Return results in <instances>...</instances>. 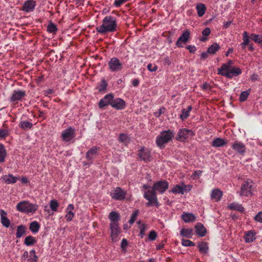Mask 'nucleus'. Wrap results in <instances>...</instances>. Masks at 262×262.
I'll return each instance as SVG.
<instances>
[{
  "label": "nucleus",
  "instance_id": "nucleus-1",
  "mask_svg": "<svg viewBox=\"0 0 262 262\" xmlns=\"http://www.w3.org/2000/svg\"><path fill=\"white\" fill-rule=\"evenodd\" d=\"M233 61L229 59L226 63H224L221 68L218 69L217 74L229 79L241 75L242 73L241 69L238 67H233Z\"/></svg>",
  "mask_w": 262,
  "mask_h": 262
},
{
  "label": "nucleus",
  "instance_id": "nucleus-2",
  "mask_svg": "<svg viewBox=\"0 0 262 262\" xmlns=\"http://www.w3.org/2000/svg\"><path fill=\"white\" fill-rule=\"evenodd\" d=\"M117 28V18L115 16L107 15L103 18L102 23L96 28V30L99 34H105L116 32Z\"/></svg>",
  "mask_w": 262,
  "mask_h": 262
},
{
  "label": "nucleus",
  "instance_id": "nucleus-3",
  "mask_svg": "<svg viewBox=\"0 0 262 262\" xmlns=\"http://www.w3.org/2000/svg\"><path fill=\"white\" fill-rule=\"evenodd\" d=\"M38 206L36 204H32L27 201L20 202L16 206L17 211L30 215L34 214Z\"/></svg>",
  "mask_w": 262,
  "mask_h": 262
},
{
  "label": "nucleus",
  "instance_id": "nucleus-4",
  "mask_svg": "<svg viewBox=\"0 0 262 262\" xmlns=\"http://www.w3.org/2000/svg\"><path fill=\"white\" fill-rule=\"evenodd\" d=\"M174 137V132L172 130H164L160 132L156 139V143L160 149L164 148L165 145L170 142Z\"/></svg>",
  "mask_w": 262,
  "mask_h": 262
},
{
  "label": "nucleus",
  "instance_id": "nucleus-5",
  "mask_svg": "<svg viewBox=\"0 0 262 262\" xmlns=\"http://www.w3.org/2000/svg\"><path fill=\"white\" fill-rule=\"evenodd\" d=\"M144 199L148 200V202L146 203V206L156 207L159 206V202L158 201L157 194L154 191H145L143 194Z\"/></svg>",
  "mask_w": 262,
  "mask_h": 262
},
{
  "label": "nucleus",
  "instance_id": "nucleus-6",
  "mask_svg": "<svg viewBox=\"0 0 262 262\" xmlns=\"http://www.w3.org/2000/svg\"><path fill=\"white\" fill-rule=\"evenodd\" d=\"M194 135L192 130L182 128L177 132L176 140L180 142H184L192 138Z\"/></svg>",
  "mask_w": 262,
  "mask_h": 262
},
{
  "label": "nucleus",
  "instance_id": "nucleus-7",
  "mask_svg": "<svg viewBox=\"0 0 262 262\" xmlns=\"http://www.w3.org/2000/svg\"><path fill=\"white\" fill-rule=\"evenodd\" d=\"M169 187V183L165 180L157 181L153 184L152 190H148L147 191H154L156 193L158 192L163 194Z\"/></svg>",
  "mask_w": 262,
  "mask_h": 262
},
{
  "label": "nucleus",
  "instance_id": "nucleus-8",
  "mask_svg": "<svg viewBox=\"0 0 262 262\" xmlns=\"http://www.w3.org/2000/svg\"><path fill=\"white\" fill-rule=\"evenodd\" d=\"M253 183L251 180H247L243 182L242 187H241V196L247 197L251 196L253 195Z\"/></svg>",
  "mask_w": 262,
  "mask_h": 262
},
{
  "label": "nucleus",
  "instance_id": "nucleus-9",
  "mask_svg": "<svg viewBox=\"0 0 262 262\" xmlns=\"http://www.w3.org/2000/svg\"><path fill=\"white\" fill-rule=\"evenodd\" d=\"M127 194V191L122 189V188L117 187L115 188L114 190L110 193V196L112 199L116 201H122L125 198Z\"/></svg>",
  "mask_w": 262,
  "mask_h": 262
},
{
  "label": "nucleus",
  "instance_id": "nucleus-10",
  "mask_svg": "<svg viewBox=\"0 0 262 262\" xmlns=\"http://www.w3.org/2000/svg\"><path fill=\"white\" fill-rule=\"evenodd\" d=\"M108 69L111 72L121 71L122 69V63L117 57H112L108 62Z\"/></svg>",
  "mask_w": 262,
  "mask_h": 262
},
{
  "label": "nucleus",
  "instance_id": "nucleus-11",
  "mask_svg": "<svg viewBox=\"0 0 262 262\" xmlns=\"http://www.w3.org/2000/svg\"><path fill=\"white\" fill-rule=\"evenodd\" d=\"M75 128L71 126L63 130L61 134V137H62L63 141L69 142L74 139L75 136Z\"/></svg>",
  "mask_w": 262,
  "mask_h": 262
},
{
  "label": "nucleus",
  "instance_id": "nucleus-12",
  "mask_svg": "<svg viewBox=\"0 0 262 262\" xmlns=\"http://www.w3.org/2000/svg\"><path fill=\"white\" fill-rule=\"evenodd\" d=\"M110 230L112 242H116L119 240V234L121 232V229L118 224H110Z\"/></svg>",
  "mask_w": 262,
  "mask_h": 262
},
{
  "label": "nucleus",
  "instance_id": "nucleus-13",
  "mask_svg": "<svg viewBox=\"0 0 262 262\" xmlns=\"http://www.w3.org/2000/svg\"><path fill=\"white\" fill-rule=\"evenodd\" d=\"M114 95L112 93L106 94L103 98L100 99L98 102V107L102 108L108 105H110L113 101L114 100Z\"/></svg>",
  "mask_w": 262,
  "mask_h": 262
},
{
  "label": "nucleus",
  "instance_id": "nucleus-14",
  "mask_svg": "<svg viewBox=\"0 0 262 262\" xmlns=\"http://www.w3.org/2000/svg\"><path fill=\"white\" fill-rule=\"evenodd\" d=\"M190 32L189 30H186L184 31L183 33L181 35L180 37H179L178 40L176 42V46L179 48L182 47V45L185 44L190 39Z\"/></svg>",
  "mask_w": 262,
  "mask_h": 262
},
{
  "label": "nucleus",
  "instance_id": "nucleus-15",
  "mask_svg": "<svg viewBox=\"0 0 262 262\" xmlns=\"http://www.w3.org/2000/svg\"><path fill=\"white\" fill-rule=\"evenodd\" d=\"M138 156L144 162H149L151 160L150 151L144 147L138 150Z\"/></svg>",
  "mask_w": 262,
  "mask_h": 262
},
{
  "label": "nucleus",
  "instance_id": "nucleus-16",
  "mask_svg": "<svg viewBox=\"0 0 262 262\" xmlns=\"http://www.w3.org/2000/svg\"><path fill=\"white\" fill-rule=\"evenodd\" d=\"M110 105L116 110H122L125 108V102L121 98H116L114 99Z\"/></svg>",
  "mask_w": 262,
  "mask_h": 262
},
{
  "label": "nucleus",
  "instance_id": "nucleus-17",
  "mask_svg": "<svg viewBox=\"0 0 262 262\" xmlns=\"http://www.w3.org/2000/svg\"><path fill=\"white\" fill-rule=\"evenodd\" d=\"M36 4L33 0H28L23 4L22 11L27 13L33 12Z\"/></svg>",
  "mask_w": 262,
  "mask_h": 262
},
{
  "label": "nucleus",
  "instance_id": "nucleus-18",
  "mask_svg": "<svg viewBox=\"0 0 262 262\" xmlns=\"http://www.w3.org/2000/svg\"><path fill=\"white\" fill-rule=\"evenodd\" d=\"M25 95L26 93L24 91L20 90L14 91L11 94L10 100L11 102L20 101Z\"/></svg>",
  "mask_w": 262,
  "mask_h": 262
},
{
  "label": "nucleus",
  "instance_id": "nucleus-19",
  "mask_svg": "<svg viewBox=\"0 0 262 262\" xmlns=\"http://www.w3.org/2000/svg\"><path fill=\"white\" fill-rule=\"evenodd\" d=\"M232 148L238 154H244L245 152L246 147L243 142L236 141L232 144Z\"/></svg>",
  "mask_w": 262,
  "mask_h": 262
},
{
  "label": "nucleus",
  "instance_id": "nucleus-20",
  "mask_svg": "<svg viewBox=\"0 0 262 262\" xmlns=\"http://www.w3.org/2000/svg\"><path fill=\"white\" fill-rule=\"evenodd\" d=\"M99 148L96 146H93L88 151L86 154V159L88 161L92 162L93 160L95 157L98 155Z\"/></svg>",
  "mask_w": 262,
  "mask_h": 262
},
{
  "label": "nucleus",
  "instance_id": "nucleus-21",
  "mask_svg": "<svg viewBox=\"0 0 262 262\" xmlns=\"http://www.w3.org/2000/svg\"><path fill=\"white\" fill-rule=\"evenodd\" d=\"M223 193L218 188L212 190L211 193V199L212 200L218 202L221 201Z\"/></svg>",
  "mask_w": 262,
  "mask_h": 262
},
{
  "label": "nucleus",
  "instance_id": "nucleus-22",
  "mask_svg": "<svg viewBox=\"0 0 262 262\" xmlns=\"http://www.w3.org/2000/svg\"><path fill=\"white\" fill-rule=\"evenodd\" d=\"M186 185L183 183L182 184V185H176L174 186L173 188H172L171 190H169V192L174 194H183L184 191L186 190Z\"/></svg>",
  "mask_w": 262,
  "mask_h": 262
},
{
  "label": "nucleus",
  "instance_id": "nucleus-23",
  "mask_svg": "<svg viewBox=\"0 0 262 262\" xmlns=\"http://www.w3.org/2000/svg\"><path fill=\"white\" fill-rule=\"evenodd\" d=\"M227 144L226 141L219 137H215L212 141V146L216 148L223 147Z\"/></svg>",
  "mask_w": 262,
  "mask_h": 262
},
{
  "label": "nucleus",
  "instance_id": "nucleus-24",
  "mask_svg": "<svg viewBox=\"0 0 262 262\" xmlns=\"http://www.w3.org/2000/svg\"><path fill=\"white\" fill-rule=\"evenodd\" d=\"M195 233L201 237H204L207 233L205 227L201 223H198L195 226Z\"/></svg>",
  "mask_w": 262,
  "mask_h": 262
},
{
  "label": "nucleus",
  "instance_id": "nucleus-25",
  "mask_svg": "<svg viewBox=\"0 0 262 262\" xmlns=\"http://www.w3.org/2000/svg\"><path fill=\"white\" fill-rule=\"evenodd\" d=\"M2 179L7 184H15L18 180V177L13 176L12 174H9L2 177Z\"/></svg>",
  "mask_w": 262,
  "mask_h": 262
},
{
  "label": "nucleus",
  "instance_id": "nucleus-26",
  "mask_svg": "<svg viewBox=\"0 0 262 262\" xmlns=\"http://www.w3.org/2000/svg\"><path fill=\"white\" fill-rule=\"evenodd\" d=\"M182 220L185 223H192L195 221V216L192 213L183 212L181 215Z\"/></svg>",
  "mask_w": 262,
  "mask_h": 262
},
{
  "label": "nucleus",
  "instance_id": "nucleus-27",
  "mask_svg": "<svg viewBox=\"0 0 262 262\" xmlns=\"http://www.w3.org/2000/svg\"><path fill=\"white\" fill-rule=\"evenodd\" d=\"M137 224L138 225V229L139 230L138 236L142 238L145 235V231L147 229V225L145 223H141L140 220L138 221V222H137Z\"/></svg>",
  "mask_w": 262,
  "mask_h": 262
},
{
  "label": "nucleus",
  "instance_id": "nucleus-28",
  "mask_svg": "<svg viewBox=\"0 0 262 262\" xmlns=\"http://www.w3.org/2000/svg\"><path fill=\"white\" fill-rule=\"evenodd\" d=\"M1 221L2 225L6 228L10 225V221L7 217V213L4 210H1Z\"/></svg>",
  "mask_w": 262,
  "mask_h": 262
},
{
  "label": "nucleus",
  "instance_id": "nucleus-29",
  "mask_svg": "<svg viewBox=\"0 0 262 262\" xmlns=\"http://www.w3.org/2000/svg\"><path fill=\"white\" fill-rule=\"evenodd\" d=\"M228 208L230 210H235L241 212H243L245 211L243 206L237 202H232L228 204Z\"/></svg>",
  "mask_w": 262,
  "mask_h": 262
},
{
  "label": "nucleus",
  "instance_id": "nucleus-30",
  "mask_svg": "<svg viewBox=\"0 0 262 262\" xmlns=\"http://www.w3.org/2000/svg\"><path fill=\"white\" fill-rule=\"evenodd\" d=\"M74 209V206L72 204L68 205L67 208V214H66L65 217L67 221H71L72 220L73 217L74 216V213L73 210Z\"/></svg>",
  "mask_w": 262,
  "mask_h": 262
},
{
  "label": "nucleus",
  "instance_id": "nucleus-31",
  "mask_svg": "<svg viewBox=\"0 0 262 262\" xmlns=\"http://www.w3.org/2000/svg\"><path fill=\"white\" fill-rule=\"evenodd\" d=\"M108 219L110 220V224L114 223L115 224H118V222L120 220L119 213L116 211H112L108 215Z\"/></svg>",
  "mask_w": 262,
  "mask_h": 262
},
{
  "label": "nucleus",
  "instance_id": "nucleus-32",
  "mask_svg": "<svg viewBox=\"0 0 262 262\" xmlns=\"http://www.w3.org/2000/svg\"><path fill=\"white\" fill-rule=\"evenodd\" d=\"M180 235L185 238H192L193 236V230L191 228H182Z\"/></svg>",
  "mask_w": 262,
  "mask_h": 262
},
{
  "label": "nucleus",
  "instance_id": "nucleus-33",
  "mask_svg": "<svg viewBox=\"0 0 262 262\" xmlns=\"http://www.w3.org/2000/svg\"><path fill=\"white\" fill-rule=\"evenodd\" d=\"M40 228V225L37 221H34L30 223L29 225V230L33 234H36L38 232Z\"/></svg>",
  "mask_w": 262,
  "mask_h": 262
},
{
  "label": "nucleus",
  "instance_id": "nucleus-34",
  "mask_svg": "<svg viewBox=\"0 0 262 262\" xmlns=\"http://www.w3.org/2000/svg\"><path fill=\"white\" fill-rule=\"evenodd\" d=\"M26 228L23 225H20L17 227V230H16L15 236L17 238H20L23 235L26 233Z\"/></svg>",
  "mask_w": 262,
  "mask_h": 262
},
{
  "label": "nucleus",
  "instance_id": "nucleus-35",
  "mask_svg": "<svg viewBox=\"0 0 262 262\" xmlns=\"http://www.w3.org/2000/svg\"><path fill=\"white\" fill-rule=\"evenodd\" d=\"M220 49L221 46L216 42H214L207 48V52L210 54H215Z\"/></svg>",
  "mask_w": 262,
  "mask_h": 262
},
{
  "label": "nucleus",
  "instance_id": "nucleus-36",
  "mask_svg": "<svg viewBox=\"0 0 262 262\" xmlns=\"http://www.w3.org/2000/svg\"><path fill=\"white\" fill-rule=\"evenodd\" d=\"M192 110V107L191 106V105H189L188 106L187 108L185 109L184 108L181 111V114L179 117H180V118L182 120L184 121L186 119L187 117L189 116V114H190V112Z\"/></svg>",
  "mask_w": 262,
  "mask_h": 262
},
{
  "label": "nucleus",
  "instance_id": "nucleus-37",
  "mask_svg": "<svg viewBox=\"0 0 262 262\" xmlns=\"http://www.w3.org/2000/svg\"><path fill=\"white\" fill-rule=\"evenodd\" d=\"M255 232L252 231H250L245 233L244 239L246 243H252L255 240Z\"/></svg>",
  "mask_w": 262,
  "mask_h": 262
},
{
  "label": "nucleus",
  "instance_id": "nucleus-38",
  "mask_svg": "<svg viewBox=\"0 0 262 262\" xmlns=\"http://www.w3.org/2000/svg\"><path fill=\"white\" fill-rule=\"evenodd\" d=\"M37 242L35 237L32 235H29L25 237L24 241V244L27 246H30L34 245Z\"/></svg>",
  "mask_w": 262,
  "mask_h": 262
},
{
  "label": "nucleus",
  "instance_id": "nucleus-39",
  "mask_svg": "<svg viewBox=\"0 0 262 262\" xmlns=\"http://www.w3.org/2000/svg\"><path fill=\"white\" fill-rule=\"evenodd\" d=\"M196 10L198 15L199 17H202L204 15L206 11V7L204 4H199L196 5Z\"/></svg>",
  "mask_w": 262,
  "mask_h": 262
},
{
  "label": "nucleus",
  "instance_id": "nucleus-40",
  "mask_svg": "<svg viewBox=\"0 0 262 262\" xmlns=\"http://www.w3.org/2000/svg\"><path fill=\"white\" fill-rule=\"evenodd\" d=\"M32 126V122L29 121H22L19 123L20 128L24 130L31 129Z\"/></svg>",
  "mask_w": 262,
  "mask_h": 262
},
{
  "label": "nucleus",
  "instance_id": "nucleus-41",
  "mask_svg": "<svg viewBox=\"0 0 262 262\" xmlns=\"http://www.w3.org/2000/svg\"><path fill=\"white\" fill-rule=\"evenodd\" d=\"M38 259V257L35 254L34 250H30L29 252V257L27 258V262H37Z\"/></svg>",
  "mask_w": 262,
  "mask_h": 262
},
{
  "label": "nucleus",
  "instance_id": "nucleus-42",
  "mask_svg": "<svg viewBox=\"0 0 262 262\" xmlns=\"http://www.w3.org/2000/svg\"><path fill=\"white\" fill-rule=\"evenodd\" d=\"M6 150L4 148V145L0 144V163L5 162L6 157Z\"/></svg>",
  "mask_w": 262,
  "mask_h": 262
},
{
  "label": "nucleus",
  "instance_id": "nucleus-43",
  "mask_svg": "<svg viewBox=\"0 0 262 262\" xmlns=\"http://www.w3.org/2000/svg\"><path fill=\"white\" fill-rule=\"evenodd\" d=\"M130 141L128 136L125 134H120L119 137V141L122 143L127 145L129 143Z\"/></svg>",
  "mask_w": 262,
  "mask_h": 262
},
{
  "label": "nucleus",
  "instance_id": "nucleus-44",
  "mask_svg": "<svg viewBox=\"0 0 262 262\" xmlns=\"http://www.w3.org/2000/svg\"><path fill=\"white\" fill-rule=\"evenodd\" d=\"M198 248H199L200 252L202 254H207L208 249L207 243L202 242L200 243L199 245H198Z\"/></svg>",
  "mask_w": 262,
  "mask_h": 262
},
{
  "label": "nucleus",
  "instance_id": "nucleus-45",
  "mask_svg": "<svg viewBox=\"0 0 262 262\" xmlns=\"http://www.w3.org/2000/svg\"><path fill=\"white\" fill-rule=\"evenodd\" d=\"M49 207H50L51 210L53 212H56L57 209L59 207V203L56 200H51L49 202Z\"/></svg>",
  "mask_w": 262,
  "mask_h": 262
},
{
  "label": "nucleus",
  "instance_id": "nucleus-46",
  "mask_svg": "<svg viewBox=\"0 0 262 262\" xmlns=\"http://www.w3.org/2000/svg\"><path fill=\"white\" fill-rule=\"evenodd\" d=\"M107 86V83L104 79L101 80L100 83H98L97 86V90L99 92H104L105 91L106 87Z\"/></svg>",
  "mask_w": 262,
  "mask_h": 262
},
{
  "label": "nucleus",
  "instance_id": "nucleus-47",
  "mask_svg": "<svg viewBox=\"0 0 262 262\" xmlns=\"http://www.w3.org/2000/svg\"><path fill=\"white\" fill-rule=\"evenodd\" d=\"M250 39L254 41L256 43H260L262 42V36L254 33H252L250 35Z\"/></svg>",
  "mask_w": 262,
  "mask_h": 262
},
{
  "label": "nucleus",
  "instance_id": "nucleus-48",
  "mask_svg": "<svg viewBox=\"0 0 262 262\" xmlns=\"http://www.w3.org/2000/svg\"><path fill=\"white\" fill-rule=\"evenodd\" d=\"M157 233L155 230H152L149 232L148 235V239H145V242H147L148 240L150 241H154L157 238Z\"/></svg>",
  "mask_w": 262,
  "mask_h": 262
},
{
  "label": "nucleus",
  "instance_id": "nucleus-49",
  "mask_svg": "<svg viewBox=\"0 0 262 262\" xmlns=\"http://www.w3.org/2000/svg\"><path fill=\"white\" fill-rule=\"evenodd\" d=\"M139 211L138 210H136L132 213L130 216V219L129 220V224L133 225L136 221L137 216L139 215Z\"/></svg>",
  "mask_w": 262,
  "mask_h": 262
},
{
  "label": "nucleus",
  "instance_id": "nucleus-50",
  "mask_svg": "<svg viewBox=\"0 0 262 262\" xmlns=\"http://www.w3.org/2000/svg\"><path fill=\"white\" fill-rule=\"evenodd\" d=\"M243 43L247 44L248 45H250V35H248V33L247 32H243Z\"/></svg>",
  "mask_w": 262,
  "mask_h": 262
},
{
  "label": "nucleus",
  "instance_id": "nucleus-51",
  "mask_svg": "<svg viewBox=\"0 0 262 262\" xmlns=\"http://www.w3.org/2000/svg\"><path fill=\"white\" fill-rule=\"evenodd\" d=\"M47 30H48V32L49 33L55 34L57 31V28L55 25L53 24V23H51L48 24Z\"/></svg>",
  "mask_w": 262,
  "mask_h": 262
},
{
  "label": "nucleus",
  "instance_id": "nucleus-52",
  "mask_svg": "<svg viewBox=\"0 0 262 262\" xmlns=\"http://www.w3.org/2000/svg\"><path fill=\"white\" fill-rule=\"evenodd\" d=\"M181 245L186 247H192L195 245V244L189 239H181Z\"/></svg>",
  "mask_w": 262,
  "mask_h": 262
},
{
  "label": "nucleus",
  "instance_id": "nucleus-53",
  "mask_svg": "<svg viewBox=\"0 0 262 262\" xmlns=\"http://www.w3.org/2000/svg\"><path fill=\"white\" fill-rule=\"evenodd\" d=\"M249 95V92L248 91H243L241 93L239 96V100L241 102L245 101Z\"/></svg>",
  "mask_w": 262,
  "mask_h": 262
},
{
  "label": "nucleus",
  "instance_id": "nucleus-54",
  "mask_svg": "<svg viewBox=\"0 0 262 262\" xmlns=\"http://www.w3.org/2000/svg\"><path fill=\"white\" fill-rule=\"evenodd\" d=\"M165 110V108L164 107L162 106L160 107L158 111L154 113L155 117L159 118L161 115L164 114Z\"/></svg>",
  "mask_w": 262,
  "mask_h": 262
},
{
  "label": "nucleus",
  "instance_id": "nucleus-55",
  "mask_svg": "<svg viewBox=\"0 0 262 262\" xmlns=\"http://www.w3.org/2000/svg\"><path fill=\"white\" fill-rule=\"evenodd\" d=\"M9 135V132L7 129H0V139L4 138Z\"/></svg>",
  "mask_w": 262,
  "mask_h": 262
},
{
  "label": "nucleus",
  "instance_id": "nucleus-56",
  "mask_svg": "<svg viewBox=\"0 0 262 262\" xmlns=\"http://www.w3.org/2000/svg\"><path fill=\"white\" fill-rule=\"evenodd\" d=\"M254 220L258 223H262V211L257 213L256 216L254 217Z\"/></svg>",
  "mask_w": 262,
  "mask_h": 262
},
{
  "label": "nucleus",
  "instance_id": "nucleus-57",
  "mask_svg": "<svg viewBox=\"0 0 262 262\" xmlns=\"http://www.w3.org/2000/svg\"><path fill=\"white\" fill-rule=\"evenodd\" d=\"M127 0H115L114 2V6L116 7H119L125 2Z\"/></svg>",
  "mask_w": 262,
  "mask_h": 262
},
{
  "label": "nucleus",
  "instance_id": "nucleus-58",
  "mask_svg": "<svg viewBox=\"0 0 262 262\" xmlns=\"http://www.w3.org/2000/svg\"><path fill=\"white\" fill-rule=\"evenodd\" d=\"M127 245V241L126 239L124 238L122 239L121 247L122 251H125Z\"/></svg>",
  "mask_w": 262,
  "mask_h": 262
},
{
  "label": "nucleus",
  "instance_id": "nucleus-59",
  "mask_svg": "<svg viewBox=\"0 0 262 262\" xmlns=\"http://www.w3.org/2000/svg\"><path fill=\"white\" fill-rule=\"evenodd\" d=\"M201 174V171L200 170H195L193 172L192 178L193 179L199 178Z\"/></svg>",
  "mask_w": 262,
  "mask_h": 262
},
{
  "label": "nucleus",
  "instance_id": "nucleus-60",
  "mask_svg": "<svg viewBox=\"0 0 262 262\" xmlns=\"http://www.w3.org/2000/svg\"><path fill=\"white\" fill-rule=\"evenodd\" d=\"M210 34V30L209 28H206L203 30L202 31V35L207 37V36L209 35Z\"/></svg>",
  "mask_w": 262,
  "mask_h": 262
},
{
  "label": "nucleus",
  "instance_id": "nucleus-61",
  "mask_svg": "<svg viewBox=\"0 0 262 262\" xmlns=\"http://www.w3.org/2000/svg\"><path fill=\"white\" fill-rule=\"evenodd\" d=\"M147 69L148 71L150 72H155L158 69L157 66H154L152 67L151 64H148L147 65Z\"/></svg>",
  "mask_w": 262,
  "mask_h": 262
},
{
  "label": "nucleus",
  "instance_id": "nucleus-62",
  "mask_svg": "<svg viewBox=\"0 0 262 262\" xmlns=\"http://www.w3.org/2000/svg\"><path fill=\"white\" fill-rule=\"evenodd\" d=\"M186 49L189 51L190 53H194L196 51V48L194 46H188L186 47Z\"/></svg>",
  "mask_w": 262,
  "mask_h": 262
},
{
  "label": "nucleus",
  "instance_id": "nucleus-63",
  "mask_svg": "<svg viewBox=\"0 0 262 262\" xmlns=\"http://www.w3.org/2000/svg\"><path fill=\"white\" fill-rule=\"evenodd\" d=\"M29 257V253L27 251H25L22 254L21 259L23 260H26Z\"/></svg>",
  "mask_w": 262,
  "mask_h": 262
},
{
  "label": "nucleus",
  "instance_id": "nucleus-64",
  "mask_svg": "<svg viewBox=\"0 0 262 262\" xmlns=\"http://www.w3.org/2000/svg\"><path fill=\"white\" fill-rule=\"evenodd\" d=\"M20 182H21L23 184H28L29 183V180H28L27 177H23L20 178Z\"/></svg>",
  "mask_w": 262,
  "mask_h": 262
}]
</instances>
